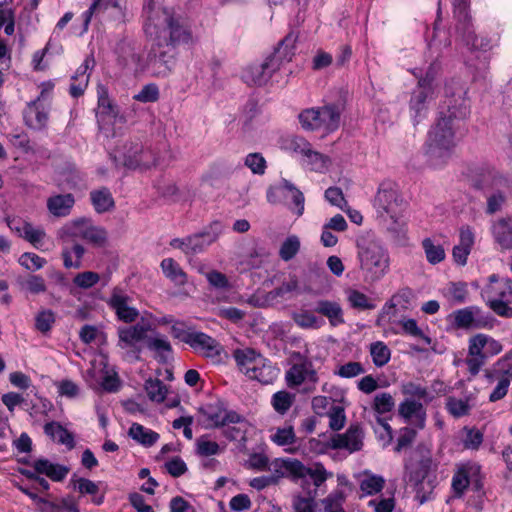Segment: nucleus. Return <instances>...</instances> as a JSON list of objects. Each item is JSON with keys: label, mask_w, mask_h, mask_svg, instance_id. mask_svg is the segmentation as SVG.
<instances>
[{"label": "nucleus", "mask_w": 512, "mask_h": 512, "mask_svg": "<svg viewBox=\"0 0 512 512\" xmlns=\"http://www.w3.org/2000/svg\"><path fill=\"white\" fill-rule=\"evenodd\" d=\"M233 357L240 369L245 375L250 372V369L254 364L258 362V359L262 357L260 353H257L252 348L237 349L233 353Z\"/></svg>", "instance_id": "ea45409f"}, {"label": "nucleus", "mask_w": 512, "mask_h": 512, "mask_svg": "<svg viewBox=\"0 0 512 512\" xmlns=\"http://www.w3.org/2000/svg\"><path fill=\"white\" fill-rule=\"evenodd\" d=\"M401 391L404 395L408 396L406 399L423 400L426 404L430 403L434 398L426 387L414 382L404 383Z\"/></svg>", "instance_id": "a18cd8bd"}, {"label": "nucleus", "mask_w": 512, "mask_h": 512, "mask_svg": "<svg viewBox=\"0 0 512 512\" xmlns=\"http://www.w3.org/2000/svg\"><path fill=\"white\" fill-rule=\"evenodd\" d=\"M347 300L354 309L372 310L375 308V304L364 293L356 289L347 291Z\"/></svg>", "instance_id": "4d7b16f0"}, {"label": "nucleus", "mask_w": 512, "mask_h": 512, "mask_svg": "<svg viewBox=\"0 0 512 512\" xmlns=\"http://www.w3.org/2000/svg\"><path fill=\"white\" fill-rule=\"evenodd\" d=\"M289 359L291 366L285 373L287 386L296 388L306 384L307 387L304 392H313L319 378L312 361L306 355L297 351L292 352Z\"/></svg>", "instance_id": "6e6552de"}, {"label": "nucleus", "mask_w": 512, "mask_h": 512, "mask_svg": "<svg viewBox=\"0 0 512 512\" xmlns=\"http://www.w3.org/2000/svg\"><path fill=\"white\" fill-rule=\"evenodd\" d=\"M145 391L148 398L157 403L165 400L167 394L166 385L158 378H149L145 381Z\"/></svg>", "instance_id": "c03bdc74"}, {"label": "nucleus", "mask_w": 512, "mask_h": 512, "mask_svg": "<svg viewBox=\"0 0 512 512\" xmlns=\"http://www.w3.org/2000/svg\"><path fill=\"white\" fill-rule=\"evenodd\" d=\"M246 376L252 380H257L263 384L272 383L277 376L276 369L263 356L253 365Z\"/></svg>", "instance_id": "c756f323"}, {"label": "nucleus", "mask_w": 512, "mask_h": 512, "mask_svg": "<svg viewBox=\"0 0 512 512\" xmlns=\"http://www.w3.org/2000/svg\"><path fill=\"white\" fill-rule=\"evenodd\" d=\"M445 408L453 417L461 418L470 413L472 405L470 404L469 397L459 399L454 396H450L446 399Z\"/></svg>", "instance_id": "37998d69"}, {"label": "nucleus", "mask_w": 512, "mask_h": 512, "mask_svg": "<svg viewBox=\"0 0 512 512\" xmlns=\"http://www.w3.org/2000/svg\"><path fill=\"white\" fill-rule=\"evenodd\" d=\"M44 432L47 436L65 445L68 449L75 447L74 436L66 428L57 422H48L44 426Z\"/></svg>", "instance_id": "c9c22d12"}, {"label": "nucleus", "mask_w": 512, "mask_h": 512, "mask_svg": "<svg viewBox=\"0 0 512 512\" xmlns=\"http://www.w3.org/2000/svg\"><path fill=\"white\" fill-rule=\"evenodd\" d=\"M132 301V298L121 288L115 287L107 304L115 312L118 320L130 324L139 316V311L132 306Z\"/></svg>", "instance_id": "dca6fc26"}, {"label": "nucleus", "mask_w": 512, "mask_h": 512, "mask_svg": "<svg viewBox=\"0 0 512 512\" xmlns=\"http://www.w3.org/2000/svg\"><path fill=\"white\" fill-rule=\"evenodd\" d=\"M492 176V186H496V189H487L485 190L487 206L486 213L489 215L495 214L500 211L503 204L506 201V194L501 189V187L507 185V179L500 175L498 172H491ZM485 189V187H483Z\"/></svg>", "instance_id": "a211bd4d"}, {"label": "nucleus", "mask_w": 512, "mask_h": 512, "mask_svg": "<svg viewBox=\"0 0 512 512\" xmlns=\"http://www.w3.org/2000/svg\"><path fill=\"white\" fill-rule=\"evenodd\" d=\"M32 466L38 474H44L56 482L62 481L69 472L66 466L53 464L47 459H38L33 462Z\"/></svg>", "instance_id": "7c9ffc66"}, {"label": "nucleus", "mask_w": 512, "mask_h": 512, "mask_svg": "<svg viewBox=\"0 0 512 512\" xmlns=\"http://www.w3.org/2000/svg\"><path fill=\"white\" fill-rule=\"evenodd\" d=\"M100 280V276L98 273L93 271H85L82 273H78L74 279L73 283L75 286L81 289H89L96 285Z\"/></svg>", "instance_id": "774afa93"}, {"label": "nucleus", "mask_w": 512, "mask_h": 512, "mask_svg": "<svg viewBox=\"0 0 512 512\" xmlns=\"http://www.w3.org/2000/svg\"><path fill=\"white\" fill-rule=\"evenodd\" d=\"M296 36L289 33L280 41L274 53L269 55L262 63L247 66L242 72V80L249 86H263L272 75L280 69L282 59L291 60Z\"/></svg>", "instance_id": "20e7f679"}, {"label": "nucleus", "mask_w": 512, "mask_h": 512, "mask_svg": "<svg viewBox=\"0 0 512 512\" xmlns=\"http://www.w3.org/2000/svg\"><path fill=\"white\" fill-rule=\"evenodd\" d=\"M281 187L291 194L292 201L296 208L295 213L297 214V216H301L304 212L305 202L303 193L299 189H297L291 182L285 179L282 181Z\"/></svg>", "instance_id": "69168bd1"}, {"label": "nucleus", "mask_w": 512, "mask_h": 512, "mask_svg": "<svg viewBox=\"0 0 512 512\" xmlns=\"http://www.w3.org/2000/svg\"><path fill=\"white\" fill-rule=\"evenodd\" d=\"M293 321L303 329H312V328H318V319L317 317L308 310H300L298 312H294L292 314Z\"/></svg>", "instance_id": "e2e57ef3"}, {"label": "nucleus", "mask_w": 512, "mask_h": 512, "mask_svg": "<svg viewBox=\"0 0 512 512\" xmlns=\"http://www.w3.org/2000/svg\"><path fill=\"white\" fill-rule=\"evenodd\" d=\"M300 250V240L296 235L287 237L279 249V256L284 261L293 259Z\"/></svg>", "instance_id": "13d9d810"}, {"label": "nucleus", "mask_w": 512, "mask_h": 512, "mask_svg": "<svg viewBox=\"0 0 512 512\" xmlns=\"http://www.w3.org/2000/svg\"><path fill=\"white\" fill-rule=\"evenodd\" d=\"M150 325L144 322H138L130 326H120L117 329L118 346L127 350V354L133 360L140 359V343L145 340Z\"/></svg>", "instance_id": "ddd939ff"}, {"label": "nucleus", "mask_w": 512, "mask_h": 512, "mask_svg": "<svg viewBox=\"0 0 512 512\" xmlns=\"http://www.w3.org/2000/svg\"><path fill=\"white\" fill-rule=\"evenodd\" d=\"M270 439L278 446H289L296 443L297 437L295 435L293 426L286 425L284 427L277 428L275 432L270 436Z\"/></svg>", "instance_id": "5fc2aeb1"}, {"label": "nucleus", "mask_w": 512, "mask_h": 512, "mask_svg": "<svg viewBox=\"0 0 512 512\" xmlns=\"http://www.w3.org/2000/svg\"><path fill=\"white\" fill-rule=\"evenodd\" d=\"M385 485V479L380 475L365 473V477L360 481V489L363 495H375L379 493Z\"/></svg>", "instance_id": "49530a36"}, {"label": "nucleus", "mask_w": 512, "mask_h": 512, "mask_svg": "<svg viewBox=\"0 0 512 512\" xmlns=\"http://www.w3.org/2000/svg\"><path fill=\"white\" fill-rule=\"evenodd\" d=\"M398 414L405 422L424 429L427 413L424 405L415 399H404L398 406Z\"/></svg>", "instance_id": "f3484780"}, {"label": "nucleus", "mask_w": 512, "mask_h": 512, "mask_svg": "<svg viewBox=\"0 0 512 512\" xmlns=\"http://www.w3.org/2000/svg\"><path fill=\"white\" fill-rule=\"evenodd\" d=\"M147 347L155 352V359L159 363H166L172 354V346L164 336L149 338Z\"/></svg>", "instance_id": "58836bf2"}, {"label": "nucleus", "mask_w": 512, "mask_h": 512, "mask_svg": "<svg viewBox=\"0 0 512 512\" xmlns=\"http://www.w3.org/2000/svg\"><path fill=\"white\" fill-rule=\"evenodd\" d=\"M373 205L381 215L387 214L397 223L398 216L405 209V201L393 182H382L375 195Z\"/></svg>", "instance_id": "9b49d317"}, {"label": "nucleus", "mask_w": 512, "mask_h": 512, "mask_svg": "<svg viewBox=\"0 0 512 512\" xmlns=\"http://www.w3.org/2000/svg\"><path fill=\"white\" fill-rule=\"evenodd\" d=\"M362 430L358 426H350L344 434H337L331 438L333 449H346L350 453L362 449Z\"/></svg>", "instance_id": "aec40b11"}, {"label": "nucleus", "mask_w": 512, "mask_h": 512, "mask_svg": "<svg viewBox=\"0 0 512 512\" xmlns=\"http://www.w3.org/2000/svg\"><path fill=\"white\" fill-rule=\"evenodd\" d=\"M244 164L253 174L257 175H263L267 168L265 158L258 152L248 154L244 160Z\"/></svg>", "instance_id": "0e129e2a"}, {"label": "nucleus", "mask_w": 512, "mask_h": 512, "mask_svg": "<svg viewBox=\"0 0 512 512\" xmlns=\"http://www.w3.org/2000/svg\"><path fill=\"white\" fill-rule=\"evenodd\" d=\"M88 220L85 218H79L67 222L63 225L59 231L58 236L66 243L68 238H82V233L86 228Z\"/></svg>", "instance_id": "79ce46f5"}, {"label": "nucleus", "mask_w": 512, "mask_h": 512, "mask_svg": "<svg viewBox=\"0 0 512 512\" xmlns=\"http://www.w3.org/2000/svg\"><path fill=\"white\" fill-rule=\"evenodd\" d=\"M91 203L97 213L111 211L115 206V201L110 190L102 187L90 192Z\"/></svg>", "instance_id": "72a5a7b5"}, {"label": "nucleus", "mask_w": 512, "mask_h": 512, "mask_svg": "<svg viewBox=\"0 0 512 512\" xmlns=\"http://www.w3.org/2000/svg\"><path fill=\"white\" fill-rule=\"evenodd\" d=\"M128 435L134 441L145 447L153 446L160 438L157 432L148 429L139 423H133L130 426Z\"/></svg>", "instance_id": "f704fd0d"}, {"label": "nucleus", "mask_w": 512, "mask_h": 512, "mask_svg": "<svg viewBox=\"0 0 512 512\" xmlns=\"http://www.w3.org/2000/svg\"><path fill=\"white\" fill-rule=\"evenodd\" d=\"M489 289L493 291L496 296L487 300L489 308L498 316L512 318V307L506 303L507 290L505 279L502 280L497 287L490 286Z\"/></svg>", "instance_id": "cd10ccee"}, {"label": "nucleus", "mask_w": 512, "mask_h": 512, "mask_svg": "<svg viewBox=\"0 0 512 512\" xmlns=\"http://www.w3.org/2000/svg\"><path fill=\"white\" fill-rule=\"evenodd\" d=\"M329 158L320 152L310 149V151L303 157V164L310 170L322 172L328 167Z\"/></svg>", "instance_id": "6e6d98bb"}, {"label": "nucleus", "mask_w": 512, "mask_h": 512, "mask_svg": "<svg viewBox=\"0 0 512 512\" xmlns=\"http://www.w3.org/2000/svg\"><path fill=\"white\" fill-rule=\"evenodd\" d=\"M49 111L48 104L37 101L29 102L23 112L25 124L34 130L44 129L49 120Z\"/></svg>", "instance_id": "6ab92c4d"}, {"label": "nucleus", "mask_w": 512, "mask_h": 512, "mask_svg": "<svg viewBox=\"0 0 512 512\" xmlns=\"http://www.w3.org/2000/svg\"><path fill=\"white\" fill-rule=\"evenodd\" d=\"M20 286L22 289L31 294H40L46 291V283L40 275L30 274L24 280H21Z\"/></svg>", "instance_id": "680f3d73"}, {"label": "nucleus", "mask_w": 512, "mask_h": 512, "mask_svg": "<svg viewBox=\"0 0 512 512\" xmlns=\"http://www.w3.org/2000/svg\"><path fill=\"white\" fill-rule=\"evenodd\" d=\"M221 452L219 444L209 440L206 436H201L196 440V453L201 457L217 455Z\"/></svg>", "instance_id": "052dcab7"}, {"label": "nucleus", "mask_w": 512, "mask_h": 512, "mask_svg": "<svg viewBox=\"0 0 512 512\" xmlns=\"http://www.w3.org/2000/svg\"><path fill=\"white\" fill-rule=\"evenodd\" d=\"M148 7L152 12L144 25L148 36L163 41L164 45L171 46L174 51L178 45L193 43L191 30L179 17H175L167 9L155 10L151 4Z\"/></svg>", "instance_id": "f03ea898"}, {"label": "nucleus", "mask_w": 512, "mask_h": 512, "mask_svg": "<svg viewBox=\"0 0 512 512\" xmlns=\"http://www.w3.org/2000/svg\"><path fill=\"white\" fill-rule=\"evenodd\" d=\"M364 372L365 369L360 362L350 361L339 366L334 374L341 378H353L363 374Z\"/></svg>", "instance_id": "338daca9"}, {"label": "nucleus", "mask_w": 512, "mask_h": 512, "mask_svg": "<svg viewBox=\"0 0 512 512\" xmlns=\"http://www.w3.org/2000/svg\"><path fill=\"white\" fill-rule=\"evenodd\" d=\"M470 108L463 95H453L444 101L436 123L431 127L426 141V154L430 161L446 159L456 146V133L460 122L467 118Z\"/></svg>", "instance_id": "f257e3e1"}, {"label": "nucleus", "mask_w": 512, "mask_h": 512, "mask_svg": "<svg viewBox=\"0 0 512 512\" xmlns=\"http://www.w3.org/2000/svg\"><path fill=\"white\" fill-rule=\"evenodd\" d=\"M450 317L453 326L457 329H490L493 327L494 318L485 313L479 306H467L454 311Z\"/></svg>", "instance_id": "f8f14e48"}, {"label": "nucleus", "mask_w": 512, "mask_h": 512, "mask_svg": "<svg viewBox=\"0 0 512 512\" xmlns=\"http://www.w3.org/2000/svg\"><path fill=\"white\" fill-rule=\"evenodd\" d=\"M486 377L489 381H497L495 388L489 395L490 402H497L503 399L507 393L512 381V360L508 357L500 358L494 363L491 370L486 371Z\"/></svg>", "instance_id": "4468645a"}, {"label": "nucleus", "mask_w": 512, "mask_h": 512, "mask_svg": "<svg viewBox=\"0 0 512 512\" xmlns=\"http://www.w3.org/2000/svg\"><path fill=\"white\" fill-rule=\"evenodd\" d=\"M122 160L125 167L142 170L155 166L158 156L151 148H145L138 142H130L124 146Z\"/></svg>", "instance_id": "2eb2a0df"}, {"label": "nucleus", "mask_w": 512, "mask_h": 512, "mask_svg": "<svg viewBox=\"0 0 512 512\" xmlns=\"http://www.w3.org/2000/svg\"><path fill=\"white\" fill-rule=\"evenodd\" d=\"M426 79H419L418 87L413 91L410 99V110L414 124H418L427 115V98L430 91L424 87Z\"/></svg>", "instance_id": "5701e85b"}, {"label": "nucleus", "mask_w": 512, "mask_h": 512, "mask_svg": "<svg viewBox=\"0 0 512 512\" xmlns=\"http://www.w3.org/2000/svg\"><path fill=\"white\" fill-rule=\"evenodd\" d=\"M373 410L379 415L377 417V422L383 427V429L387 432L389 440L392 439L393 430L391 426L388 424L386 418L380 417L381 415L390 413L395 408V400L390 393L382 392L375 395L373 404Z\"/></svg>", "instance_id": "b1692460"}, {"label": "nucleus", "mask_w": 512, "mask_h": 512, "mask_svg": "<svg viewBox=\"0 0 512 512\" xmlns=\"http://www.w3.org/2000/svg\"><path fill=\"white\" fill-rule=\"evenodd\" d=\"M161 269L166 278L177 286H184L188 277L186 272L173 258H165L161 261Z\"/></svg>", "instance_id": "473e14b6"}, {"label": "nucleus", "mask_w": 512, "mask_h": 512, "mask_svg": "<svg viewBox=\"0 0 512 512\" xmlns=\"http://www.w3.org/2000/svg\"><path fill=\"white\" fill-rule=\"evenodd\" d=\"M93 65V57L88 56L71 77L70 94L72 97L77 98L84 94L89 82V74L87 72Z\"/></svg>", "instance_id": "c85d7f7f"}, {"label": "nucleus", "mask_w": 512, "mask_h": 512, "mask_svg": "<svg viewBox=\"0 0 512 512\" xmlns=\"http://www.w3.org/2000/svg\"><path fill=\"white\" fill-rule=\"evenodd\" d=\"M187 344L205 357H214L220 354V344L211 336L200 331L194 330L188 338Z\"/></svg>", "instance_id": "4be33fe9"}, {"label": "nucleus", "mask_w": 512, "mask_h": 512, "mask_svg": "<svg viewBox=\"0 0 512 512\" xmlns=\"http://www.w3.org/2000/svg\"><path fill=\"white\" fill-rule=\"evenodd\" d=\"M85 254V248L79 243L72 245L65 244L62 248V258L65 268L78 269L82 266V258Z\"/></svg>", "instance_id": "e433bc0d"}, {"label": "nucleus", "mask_w": 512, "mask_h": 512, "mask_svg": "<svg viewBox=\"0 0 512 512\" xmlns=\"http://www.w3.org/2000/svg\"><path fill=\"white\" fill-rule=\"evenodd\" d=\"M74 205L75 198L71 193L52 195L46 201L48 212L57 218L69 216Z\"/></svg>", "instance_id": "bb28decb"}, {"label": "nucleus", "mask_w": 512, "mask_h": 512, "mask_svg": "<svg viewBox=\"0 0 512 512\" xmlns=\"http://www.w3.org/2000/svg\"><path fill=\"white\" fill-rule=\"evenodd\" d=\"M291 470L301 476H309L317 487L321 486L327 479V472L321 464H316L314 468H306L300 461L295 460L292 463Z\"/></svg>", "instance_id": "4c0bfd02"}, {"label": "nucleus", "mask_w": 512, "mask_h": 512, "mask_svg": "<svg viewBox=\"0 0 512 512\" xmlns=\"http://www.w3.org/2000/svg\"><path fill=\"white\" fill-rule=\"evenodd\" d=\"M223 231L221 222L214 221L203 230L183 238H174L169 245L181 250L187 256H194L204 252L213 244Z\"/></svg>", "instance_id": "1a4fd4ad"}, {"label": "nucleus", "mask_w": 512, "mask_h": 512, "mask_svg": "<svg viewBox=\"0 0 512 512\" xmlns=\"http://www.w3.org/2000/svg\"><path fill=\"white\" fill-rule=\"evenodd\" d=\"M469 4V0H452L454 18L457 22L456 30L468 41L472 39L474 34Z\"/></svg>", "instance_id": "412c9836"}, {"label": "nucleus", "mask_w": 512, "mask_h": 512, "mask_svg": "<svg viewBox=\"0 0 512 512\" xmlns=\"http://www.w3.org/2000/svg\"><path fill=\"white\" fill-rule=\"evenodd\" d=\"M443 296L452 304H463L468 297L467 284L464 282H449L443 290Z\"/></svg>", "instance_id": "a19ab883"}, {"label": "nucleus", "mask_w": 512, "mask_h": 512, "mask_svg": "<svg viewBox=\"0 0 512 512\" xmlns=\"http://www.w3.org/2000/svg\"><path fill=\"white\" fill-rule=\"evenodd\" d=\"M315 311L327 317L332 326H338L344 323L343 311L337 302L320 300L317 302Z\"/></svg>", "instance_id": "2f4dec72"}, {"label": "nucleus", "mask_w": 512, "mask_h": 512, "mask_svg": "<svg viewBox=\"0 0 512 512\" xmlns=\"http://www.w3.org/2000/svg\"><path fill=\"white\" fill-rule=\"evenodd\" d=\"M503 350L502 344L493 337L478 333L468 340V357L465 360L469 373L477 375L486 361Z\"/></svg>", "instance_id": "423d86ee"}, {"label": "nucleus", "mask_w": 512, "mask_h": 512, "mask_svg": "<svg viewBox=\"0 0 512 512\" xmlns=\"http://www.w3.org/2000/svg\"><path fill=\"white\" fill-rule=\"evenodd\" d=\"M98 113L115 118L118 115L117 106L108 97V92L105 86L98 85Z\"/></svg>", "instance_id": "3c124183"}, {"label": "nucleus", "mask_w": 512, "mask_h": 512, "mask_svg": "<svg viewBox=\"0 0 512 512\" xmlns=\"http://www.w3.org/2000/svg\"><path fill=\"white\" fill-rule=\"evenodd\" d=\"M82 239L90 242L94 246L103 247L107 242V231L100 226L92 225L88 220L86 228L82 233Z\"/></svg>", "instance_id": "de8ad7c7"}, {"label": "nucleus", "mask_w": 512, "mask_h": 512, "mask_svg": "<svg viewBox=\"0 0 512 512\" xmlns=\"http://www.w3.org/2000/svg\"><path fill=\"white\" fill-rule=\"evenodd\" d=\"M20 235L30 242L34 247L38 248L46 237V233L42 228H35L32 224L24 222L21 228H17Z\"/></svg>", "instance_id": "864d4df0"}, {"label": "nucleus", "mask_w": 512, "mask_h": 512, "mask_svg": "<svg viewBox=\"0 0 512 512\" xmlns=\"http://www.w3.org/2000/svg\"><path fill=\"white\" fill-rule=\"evenodd\" d=\"M199 412L211 423L215 428L226 426L228 422V416L234 414L236 411L228 410L223 402L216 401L201 407Z\"/></svg>", "instance_id": "a878e982"}, {"label": "nucleus", "mask_w": 512, "mask_h": 512, "mask_svg": "<svg viewBox=\"0 0 512 512\" xmlns=\"http://www.w3.org/2000/svg\"><path fill=\"white\" fill-rule=\"evenodd\" d=\"M228 417L227 425L221 427L223 436L230 441H246L248 421L237 412Z\"/></svg>", "instance_id": "393cba45"}, {"label": "nucleus", "mask_w": 512, "mask_h": 512, "mask_svg": "<svg viewBox=\"0 0 512 512\" xmlns=\"http://www.w3.org/2000/svg\"><path fill=\"white\" fill-rule=\"evenodd\" d=\"M301 127L307 131H323L325 134L336 131L340 126L341 111L335 104L308 108L298 115Z\"/></svg>", "instance_id": "39448f33"}, {"label": "nucleus", "mask_w": 512, "mask_h": 512, "mask_svg": "<svg viewBox=\"0 0 512 512\" xmlns=\"http://www.w3.org/2000/svg\"><path fill=\"white\" fill-rule=\"evenodd\" d=\"M430 459L412 454L405 462L404 481L414 487L420 503L430 499L434 489L433 481L428 478Z\"/></svg>", "instance_id": "0eeeda50"}, {"label": "nucleus", "mask_w": 512, "mask_h": 512, "mask_svg": "<svg viewBox=\"0 0 512 512\" xmlns=\"http://www.w3.org/2000/svg\"><path fill=\"white\" fill-rule=\"evenodd\" d=\"M370 355L376 367H383L391 358V350L382 341H376L370 345Z\"/></svg>", "instance_id": "603ef678"}, {"label": "nucleus", "mask_w": 512, "mask_h": 512, "mask_svg": "<svg viewBox=\"0 0 512 512\" xmlns=\"http://www.w3.org/2000/svg\"><path fill=\"white\" fill-rule=\"evenodd\" d=\"M357 259L364 279L376 282L389 271L390 256L383 243L372 234H364L356 240Z\"/></svg>", "instance_id": "7ed1b4c3"}, {"label": "nucleus", "mask_w": 512, "mask_h": 512, "mask_svg": "<svg viewBox=\"0 0 512 512\" xmlns=\"http://www.w3.org/2000/svg\"><path fill=\"white\" fill-rule=\"evenodd\" d=\"M294 395L287 391H278L272 396V406L279 414H285L294 402Z\"/></svg>", "instance_id": "bf43d9fd"}, {"label": "nucleus", "mask_w": 512, "mask_h": 512, "mask_svg": "<svg viewBox=\"0 0 512 512\" xmlns=\"http://www.w3.org/2000/svg\"><path fill=\"white\" fill-rule=\"evenodd\" d=\"M176 65V51L163 41L156 40L145 59L144 68L153 77L165 78L171 74Z\"/></svg>", "instance_id": "9d476101"}, {"label": "nucleus", "mask_w": 512, "mask_h": 512, "mask_svg": "<svg viewBox=\"0 0 512 512\" xmlns=\"http://www.w3.org/2000/svg\"><path fill=\"white\" fill-rule=\"evenodd\" d=\"M493 235L503 249H512V228L505 220H500L494 225Z\"/></svg>", "instance_id": "09e8293b"}, {"label": "nucleus", "mask_w": 512, "mask_h": 512, "mask_svg": "<svg viewBox=\"0 0 512 512\" xmlns=\"http://www.w3.org/2000/svg\"><path fill=\"white\" fill-rule=\"evenodd\" d=\"M422 248L427 261L432 265L438 264L445 259V250L442 245L435 244L430 238L423 239Z\"/></svg>", "instance_id": "8fccbe9b"}]
</instances>
